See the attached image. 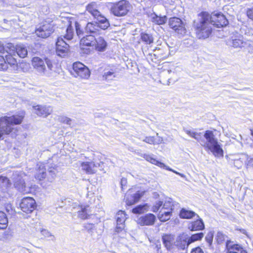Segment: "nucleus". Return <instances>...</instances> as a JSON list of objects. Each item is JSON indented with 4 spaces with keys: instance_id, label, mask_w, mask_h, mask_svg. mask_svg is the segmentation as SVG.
Masks as SVG:
<instances>
[{
    "instance_id": "obj_1",
    "label": "nucleus",
    "mask_w": 253,
    "mask_h": 253,
    "mask_svg": "<svg viewBox=\"0 0 253 253\" xmlns=\"http://www.w3.org/2000/svg\"><path fill=\"white\" fill-rule=\"evenodd\" d=\"M198 21H195L194 26L199 39L208 38L212 32V27L221 28L228 25L229 22L221 13H209L203 11L199 14Z\"/></svg>"
},
{
    "instance_id": "obj_2",
    "label": "nucleus",
    "mask_w": 253,
    "mask_h": 253,
    "mask_svg": "<svg viewBox=\"0 0 253 253\" xmlns=\"http://www.w3.org/2000/svg\"><path fill=\"white\" fill-rule=\"evenodd\" d=\"M183 130L188 135L197 140L202 146L210 150L215 157L223 156V150L212 131L206 130L204 137H202L201 133L192 131L185 128H183Z\"/></svg>"
},
{
    "instance_id": "obj_3",
    "label": "nucleus",
    "mask_w": 253,
    "mask_h": 253,
    "mask_svg": "<svg viewBox=\"0 0 253 253\" xmlns=\"http://www.w3.org/2000/svg\"><path fill=\"white\" fill-rule=\"evenodd\" d=\"M23 118V115H14L0 118V139H4L7 135L14 137L16 135L15 130L12 126L20 124Z\"/></svg>"
},
{
    "instance_id": "obj_4",
    "label": "nucleus",
    "mask_w": 253,
    "mask_h": 253,
    "mask_svg": "<svg viewBox=\"0 0 253 253\" xmlns=\"http://www.w3.org/2000/svg\"><path fill=\"white\" fill-rule=\"evenodd\" d=\"M32 64L37 71L41 74H48L52 70V61L49 57H34Z\"/></svg>"
},
{
    "instance_id": "obj_5",
    "label": "nucleus",
    "mask_w": 253,
    "mask_h": 253,
    "mask_svg": "<svg viewBox=\"0 0 253 253\" xmlns=\"http://www.w3.org/2000/svg\"><path fill=\"white\" fill-rule=\"evenodd\" d=\"M38 168L36 170L35 177L36 179L42 180L46 178L48 181L52 182L55 178L57 169L55 166L49 167L47 172L43 165H38Z\"/></svg>"
},
{
    "instance_id": "obj_6",
    "label": "nucleus",
    "mask_w": 253,
    "mask_h": 253,
    "mask_svg": "<svg viewBox=\"0 0 253 253\" xmlns=\"http://www.w3.org/2000/svg\"><path fill=\"white\" fill-rule=\"evenodd\" d=\"M130 8V5L128 1L122 0L114 3L110 10L115 16L121 17L126 15Z\"/></svg>"
},
{
    "instance_id": "obj_7",
    "label": "nucleus",
    "mask_w": 253,
    "mask_h": 253,
    "mask_svg": "<svg viewBox=\"0 0 253 253\" xmlns=\"http://www.w3.org/2000/svg\"><path fill=\"white\" fill-rule=\"evenodd\" d=\"M169 25L179 37L186 35L187 30L185 25L182 20L177 17H172L169 20Z\"/></svg>"
},
{
    "instance_id": "obj_8",
    "label": "nucleus",
    "mask_w": 253,
    "mask_h": 253,
    "mask_svg": "<svg viewBox=\"0 0 253 253\" xmlns=\"http://www.w3.org/2000/svg\"><path fill=\"white\" fill-rule=\"evenodd\" d=\"M71 74L75 77L87 79L90 76V71L88 68L80 62H75L73 65Z\"/></svg>"
},
{
    "instance_id": "obj_9",
    "label": "nucleus",
    "mask_w": 253,
    "mask_h": 253,
    "mask_svg": "<svg viewBox=\"0 0 253 253\" xmlns=\"http://www.w3.org/2000/svg\"><path fill=\"white\" fill-rule=\"evenodd\" d=\"M21 172L15 171L12 174V179L15 187L20 192L28 193L30 192L29 187H27L22 177Z\"/></svg>"
},
{
    "instance_id": "obj_10",
    "label": "nucleus",
    "mask_w": 253,
    "mask_h": 253,
    "mask_svg": "<svg viewBox=\"0 0 253 253\" xmlns=\"http://www.w3.org/2000/svg\"><path fill=\"white\" fill-rule=\"evenodd\" d=\"M9 65L13 69L17 68V61L15 56L10 54H6L5 56L0 55V70H6Z\"/></svg>"
},
{
    "instance_id": "obj_11",
    "label": "nucleus",
    "mask_w": 253,
    "mask_h": 253,
    "mask_svg": "<svg viewBox=\"0 0 253 253\" xmlns=\"http://www.w3.org/2000/svg\"><path fill=\"white\" fill-rule=\"evenodd\" d=\"M54 31L53 25L45 22L36 29L35 34L38 37L45 39L49 37Z\"/></svg>"
},
{
    "instance_id": "obj_12",
    "label": "nucleus",
    "mask_w": 253,
    "mask_h": 253,
    "mask_svg": "<svg viewBox=\"0 0 253 253\" xmlns=\"http://www.w3.org/2000/svg\"><path fill=\"white\" fill-rule=\"evenodd\" d=\"M21 210L27 213L32 212L37 207L35 200L32 197L23 198L20 204Z\"/></svg>"
},
{
    "instance_id": "obj_13",
    "label": "nucleus",
    "mask_w": 253,
    "mask_h": 253,
    "mask_svg": "<svg viewBox=\"0 0 253 253\" xmlns=\"http://www.w3.org/2000/svg\"><path fill=\"white\" fill-rule=\"evenodd\" d=\"M70 51V46L62 38L59 37L56 42V54L61 57L66 56Z\"/></svg>"
},
{
    "instance_id": "obj_14",
    "label": "nucleus",
    "mask_w": 253,
    "mask_h": 253,
    "mask_svg": "<svg viewBox=\"0 0 253 253\" xmlns=\"http://www.w3.org/2000/svg\"><path fill=\"white\" fill-rule=\"evenodd\" d=\"M188 241V235L185 233H182L180 234L176 239V240L174 242V245L178 249L184 250L188 248L189 246Z\"/></svg>"
},
{
    "instance_id": "obj_15",
    "label": "nucleus",
    "mask_w": 253,
    "mask_h": 253,
    "mask_svg": "<svg viewBox=\"0 0 253 253\" xmlns=\"http://www.w3.org/2000/svg\"><path fill=\"white\" fill-rule=\"evenodd\" d=\"M116 216L117 225L115 228V231L117 233H119L125 230V222L127 217H126L125 211H119Z\"/></svg>"
},
{
    "instance_id": "obj_16",
    "label": "nucleus",
    "mask_w": 253,
    "mask_h": 253,
    "mask_svg": "<svg viewBox=\"0 0 253 253\" xmlns=\"http://www.w3.org/2000/svg\"><path fill=\"white\" fill-rule=\"evenodd\" d=\"M156 220V216L153 213H149L138 218L137 222L141 226H151L154 224Z\"/></svg>"
},
{
    "instance_id": "obj_17",
    "label": "nucleus",
    "mask_w": 253,
    "mask_h": 253,
    "mask_svg": "<svg viewBox=\"0 0 253 253\" xmlns=\"http://www.w3.org/2000/svg\"><path fill=\"white\" fill-rule=\"evenodd\" d=\"M196 217L195 221H191L188 224L187 228L191 231H200L205 229V224L203 219L199 215H197Z\"/></svg>"
},
{
    "instance_id": "obj_18",
    "label": "nucleus",
    "mask_w": 253,
    "mask_h": 253,
    "mask_svg": "<svg viewBox=\"0 0 253 253\" xmlns=\"http://www.w3.org/2000/svg\"><path fill=\"white\" fill-rule=\"evenodd\" d=\"M103 68H104L102 72L103 79L107 81L113 80L116 77L115 75V69L109 65H105L104 67L100 68L99 71L101 72V70Z\"/></svg>"
},
{
    "instance_id": "obj_19",
    "label": "nucleus",
    "mask_w": 253,
    "mask_h": 253,
    "mask_svg": "<svg viewBox=\"0 0 253 253\" xmlns=\"http://www.w3.org/2000/svg\"><path fill=\"white\" fill-rule=\"evenodd\" d=\"M33 108L36 113L39 116L46 117L52 112V108L50 106L40 105L34 106Z\"/></svg>"
},
{
    "instance_id": "obj_20",
    "label": "nucleus",
    "mask_w": 253,
    "mask_h": 253,
    "mask_svg": "<svg viewBox=\"0 0 253 253\" xmlns=\"http://www.w3.org/2000/svg\"><path fill=\"white\" fill-rule=\"evenodd\" d=\"M226 247L228 250V253H247L240 245L234 244L231 241H227L226 244Z\"/></svg>"
},
{
    "instance_id": "obj_21",
    "label": "nucleus",
    "mask_w": 253,
    "mask_h": 253,
    "mask_svg": "<svg viewBox=\"0 0 253 253\" xmlns=\"http://www.w3.org/2000/svg\"><path fill=\"white\" fill-rule=\"evenodd\" d=\"M0 53L16 56L15 52V46L12 43H6L4 44L0 41Z\"/></svg>"
},
{
    "instance_id": "obj_22",
    "label": "nucleus",
    "mask_w": 253,
    "mask_h": 253,
    "mask_svg": "<svg viewBox=\"0 0 253 253\" xmlns=\"http://www.w3.org/2000/svg\"><path fill=\"white\" fill-rule=\"evenodd\" d=\"M162 240L163 244L166 249L170 251L173 248L174 242H175L174 236L171 234H164L162 237Z\"/></svg>"
},
{
    "instance_id": "obj_23",
    "label": "nucleus",
    "mask_w": 253,
    "mask_h": 253,
    "mask_svg": "<svg viewBox=\"0 0 253 253\" xmlns=\"http://www.w3.org/2000/svg\"><path fill=\"white\" fill-rule=\"evenodd\" d=\"M96 19L95 21L101 30H105L110 26V23L108 20L103 15L101 12L94 17Z\"/></svg>"
},
{
    "instance_id": "obj_24",
    "label": "nucleus",
    "mask_w": 253,
    "mask_h": 253,
    "mask_svg": "<svg viewBox=\"0 0 253 253\" xmlns=\"http://www.w3.org/2000/svg\"><path fill=\"white\" fill-rule=\"evenodd\" d=\"M145 193L144 191L139 190L133 195L128 196L126 199V204L128 206H131L137 202L141 199Z\"/></svg>"
},
{
    "instance_id": "obj_25",
    "label": "nucleus",
    "mask_w": 253,
    "mask_h": 253,
    "mask_svg": "<svg viewBox=\"0 0 253 253\" xmlns=\"http://www.w3.org/2000/svg\"><path fill=\"white\" fill-rule=\"evenodd\" d=\"M85 29L87 33H89L96 35L100 34L101 30L95 22H88L85 27Z\"/></svg>"
},
{
    "instance_id": "obj_26",
    "label": "nucleus",
    "mask_w": 253,
    "mask_h": 253,
    "mask_svg": "<svg viewBox=\"0 0 253 253\" xmlns=\"http://www.w3.org/2000/svg\"><path fill=\"white\" fill-rule=\"evenodd\" d=\"M95 36L92 35H85L80 40V44L87 46H93L95 43Z\"/></svg>"
},
{
    "instance_id": "obj_27",
    "label": "nucleus",
    "mask_w": 253,
    "mask_h": 253,
    "mask_svg": "<svg viewBox=\"0 0 253 253\" xmlns=\"http://www.w3.org/2000/svg\"><path fill=\"white\" fill-rule=\"evenodd\" d=\"M78 216L82 219H86L90 218L91 215L90 211L88 206H81L79 208Z\"/></svg>"
},
{
    "instance_id": "obj_28",
    "label": "nucleus",
    "mask_w": 253,
    "mask_h": 253,
    "mask_svg": "<svg viewBox=\"0 0 253 253\" xmlns=\"http://www.w3.org/2000/svg\"><path fill=\"white\" fill-rule=\"evenodd\" d=\"M154 50L158 54V56H160L162 60L169 57L170 54L169 47L168 46L157 47Z\"/></svg>"
},
{
    "instance_id": "obj_29",
    "label": "nucleus",
    "mask_w": 253,
    "mask_h": 253,
    "mask_svg": "<svg viewBox=\"0 0 253 253\" xmlns=\"http://www.w3.org/2000/svg\"><path fill=\"white\" fill-rule=\"evenodd\" d=\"M94 162H83L81 164L82 169L85 171L87 174H93L95 173L94 170Z\"/></svg>"
},
{
    "instance_id": "obj_30",
    "label": "nucleus",
    "mask_w": 253,
    "mask_h": 253,
    "mask_svg": "<svg viewBox=\"0 0 253 253\" xmlns=\"http://www.w3.org/2000/svg\"><path fill=\"white\" fill-rule=\"evenodd\" d=\"M95 42H96L94 46L97 50L103 51L106 49L107 42L102 37L99 36L95 38Z\"/></svg>"
},
{
    "instance_id": "obj_31",
    "label": "nucleus",
    "mask_w": 253,
    "mask_h": 253,
    "mask_svg": "<svg viewBox=\"0 0 253 253\" xmlns=\"http://www.w3.org/2000/svg\"><path fill=\"white\" fill-rule=\"evenodd\" d=\"M151 21L157 25H163L165 24L168 20L167 16H158L155 13H152L150 15Z\"/></svg>"
},
{
    "instance_id": "obj_32",
    "label": "nucleus",
    "mask_w": 253,
    "mask_h": 253,
    "mask_svg": "<svg viewBox=\"0 0 253 253\" xmlns=\"http://www.w3.org/2000/svg\"><path fill=\"white\" fill-rule=\"evenodd\" d=\"M15 52L16 55V56H15L16 59L17 56L21 58H24L28 54L27 49L23 45H18L15 47Z\"/></svg>"
},
{
    "instance_id": "obj_33",
    "label": "nucleus",
    "mask_w": 253,
    "mask_h": 253,
    "mask_svg": "<svg viewBox=\"0 0 253 253\" xmlns=\"http://www.w3.org/2000/svg\"><path fill=\"white\" fill-rule=\"evenodd\" d=\"M198 215L192 211L187 210L185 209H182L179 213V216L183 219H191L195 216Z\"/></svg>"
},
{
    "instance_id": "obj_34",
    "label": "nucleus",
    "mask_w": 253,
    "mask_h": 253,
    "mask_svg": "<svg viewBox=\"0 0 253 253\" xmlns=\"http://www.w3.org/2000/svg\"><path fill=\"white\" fill-rule=\"evenodd\" d=\"M246 42L242 40L235 39L227 42V44L234 48H242L246 45Z\"/></svg>"
},
{
    "instance_id": "obj_35",
    "label": "nucleus",
    "mask_w": 253,
    "mask_h": 253,
    "mask_svg": "<svg viewBox=\"0 0 253 253\" xmlns=\"http://www.w3.org/2000/svg\"><path fill=\"white\" fill-rule=\"evenodd\" d=\"M172 211L161 210L158 214V218L161 221L165 222L170 218Z\"/></svg>"
},
{
    "instance_id": "obj_36",
    "label": "nucleus",
    "mask_w": 253,
    "mask_h": 253,
    "mask_svg": "<svg viewBox=\"0 0 253 253\" xmlns=\"http://www.w3.org/2000/svg\"><path fill=\"white\" fill-rule=\"evenodd\" d=\"M86 10L90 13L94 18L100 13V12L96 9V4L95 3L88 4L86 7Z\"/></svg>"
},
{
    "instance_id": "obj_37",
    "label": "nucleus",
    "mask_w": 253,
    "mask_h": 253,
    "mask_svg": "<svg viewBox=\"0 0 253 253\" xmlns=\"http://www.w3.org/2000/svg\"><path fill=\"white\" fill-rule=\"evenodd\" d=\"M8 225V219L5 213L0 211V229H5Z\"/></svg>"
},
{
    "instance_id": "obj_38",
    "label": "nucleus",
    "mask_w": 253,
    "mask_h": 253,
    "mask_svg": "<svg viewBox=\"0 0 253 253\" xmlns=\"http://www.w3.org/2000/svg\"><path fill=\"white\" fill-rule=\"evenodd\" d=\"M204 234L203 232H199L191 235V236H188V241L190 244L198 241H200L204 237Z\"/></svg>"
},
{
    "instance_id": "obj_39",
    "label": "nucleus",
    "mask_w": 253,
    "mask_h": 253,
    "mask_svg": "<svg viewBox=\"0 0 253 253\" xmlns=\"http://www.w3.org/2000/svg\"><path fill=\"white\" fill-rule=\"evenodd\" d=\"M144 157L147 161L153 164L157 165L160 168H164L165 167H166V166L164 163L152 158L150 155H145Z\"/></svg>"
},
{
    "instance_id": "obj_40",
    "label": "nucleus",
    "mask_w": 253,
    "mask_h": 253,
    "mask_svg": "<svg viewBox=\"0 0 253 253\" xmlns=\"http://www.w3.org/2000/svg\"><path fill=\"white\" fill-rule=\"evenodd\" d=\"M148 205L147 204L139 205L136 206L132 210L133 213L135 214H141L148 211Z\"/></svg>"
},
{
    "instance_id": "obj_41",
    "label": "nucleus",
    "mask_w": 253,
    "mask_h": 253,
    "mask_svg": "<svg viewBox=\"0 0 253 253\" xmlns=\"http://www.w3.org/2000/svg\"><path fill=\"white\" fill-rule=\"evenodd\" d=\"M142 41L147 44H151L153 42V37L152 35L145 33H142L140 34Z\"/></svg>"
},
{
    "instance_id": "obj_42",
    "label": "nucleus",
    "mask_w": 253,
    "mask_h": 253,
    "mask_svg": "<svg viewBox=\"0 0 253 253\" xmlns=\"http://www.w3.org/2000/svg\"><path fill=\"white\" fill-rule=\"evenodd\" d=\"M158 54L156 53V51L154 49L152 53H149L147 55V58L151 60L153 62L155 63H159L161 59L160 56H158Z\"/></svg>"
},
{
    "instance_id": "obj_43",
    "label": "nucleus",
    "mask_w": 253,
    "mask_h": 253,
    "mask_svg": "<svg viewBox=\"0 0 253 253\" xmlns=\"http://www.w3.org/2000/svg\"><path fill=\"white\" fill-rule=\"evenodd\" d=\"M74 35V31H73V28L71 26L69 25L68 26L67 29H66V34L64 36V38L69 41L72 39Z\"/></svg>"
},
{
    "instance_id": "obj_44",
    "label": "nucleus",
    "mask_w": 253,
    "mask_h": 253,
    "mask_svg": "<svg viewBox=\"0 0 253 253\" xmlns=\"http://www.w3.org/2000/svg\"><path fill=\"white\" fill-rule=\"evenodd\" d=\"M75 29L76 31V34L79 38H82L84 35V32L83 31V29L82 28L81 24L78 22H76L75 23Z\"/></svg>"
},
{
    "instance_id": "obj_45",
    "label": "nucleus",
    "mask_w": 253,
    "mask_h": 253,
    "mask_svg": "<svg viewBox=\"0 0 253 253\" xmlns=\"http://www.w3.org/2000/svg\"><path fill=\"white\" fill-rule=\"evenodd\" d=\"M0 185L2 187L7 188L11 185V183L7 177L0 175Z\"/></svg>"
},
{
    "instance_id": "obj_46",
    "label": "nucleus",
    "mask_w": 253,
    "mask_h": 253,
    "mask_svg": "<svg viewBox=\"0 0 253 253\" xmlns=\"http://www.w3.org/2000/svg\"><path fill=\"white\" fill-rule=\"evenodd\" d=\"M213 238V232H209L205 237V239L207 243L209 244V247H211L212 246V243Z\"/></svg>"
},
{
    "instance_id": "obj_47",
    "label": "nucleus",
    "mask_w": 253,
    "mask_h": 253,
    "mask_svg": "<svg viewBox=\"0 0 253 253\" xmlns=\"http://www.w3.org/2000/svg\"><path fill=\"white\" fill-rule=\"evenodd\" d=\"M226 236L221 232H218L216 236V240L218 244H221L225 240Z\"/></svg>"
},
{
    "instance_id": "obj_48",
    "label": "nucleus",
    "mask_w": 253,
    "mask_h": 253,
    "mask_svg": "<svg viewBox=\"0 0 253 253\" xmlns=\"http://www.w3.org/2000/svg\"><path fill=\"white\" fill-rule=\"evenodd\" d=\"M172 206L173 205L172 204L171 201H165V203L163 204V208L161 210L172 211L173 210Z\"/></svg>"
},
{
    "instance_id": "obj_49",
    "label": "nucleus",
    "mask_w": 253,
    "mask_h": 253,
    "mask_svg": "<svg viewBox=\"0 0 253 253\" xmlns=\"http://www.w3.org/2000/svg\"><path fill=\"white\" fill-rule=\"evenodd\" d=\"M41 232L42 234L45 237L50 238L51 240H54L55 237L54 236L50 233L47 230L42 229L41 230Z\"/></svg>"
},
{
    "instance_id": "obj_50",
    "label": "nucleus",
    "mask_w": 253,
    "mask_h": 253,
    "mask_svg": "<svg viewBox=\"0 0 253 253\" xmlns=\"http://www.w3.org/2000/svg\"><path fill=\"white\" fill-rule=\"evenodd\" d=\"M58 120L60 122L67 125H70L71 122V119L66 116H60Z\"/></svg>"
},
{
    "instance_id": "obj_51",
    "label": "nucleus",
    "mask_w": 253,
    "mask_h": 253,
    "mask_svg": "<svg viewBox=\"0 0 253 253\" xmlns=\"http://www.w3.org/2000/svg\"><path fill=\"white\" fill-rule=\"evenodd\" d=\"M163 202L161 201L156 202V204L153 206L152 211L154 212L158 211L160 207L163 205Z\"/></svg>"
},
{
    "instance_id": "obj_52",
    "label": "nucleus",
    "mask_w": 253,
    "mask_h": 253,
    "mask_svg": "<svg viewBox=\"0 0 253 253\" xmlns=\"http://www.w3.org/2000/svg\"><path fill=\"white\" fill-rule=\"evenodd\" d=\"M5 210L7 213L12 215L14 213V210L13 209L11 204H7L5 207Z\"/></svg>"
},
{
    "instance_id": "obj_53",
    "label": "nucleus",
    "mask_w": 253,
    "mask_h": 253,
    "mask_svg": "<svg viewBox=\"0 0 253 253\" xmlns=\"http://www.w3.org/2000/svg\"><path fill=\"white\" fill-rule=\"evenodd\" d=\"M243 163L240 159L235 160L233 162V165L235 167L240 169L243 166Z\"/></svg>"
},
{
    "instance_id": "obj_54",
    "label": "nucleus",
    "mask_w": 253,
    "mask_h": 253,
    "mask_svg": "<svg viewBox=\"0 0 253 253\" xmlns=\"http://www.w3.org/2000/svg\"><path fill=\"white\" fill-rule=\"evenodd\" d=\"M246 13L248 18L253 20V6L251 8H248Z\"/></svg>"
},
{
    "instance_id": "obj_55",
    "label": "nucleus",
    "mask_w": 253,
    "mask_h": 253,
    "mask_svg": "<svg viewBox=\"0 0 253 253\" xmlns=\"http://www.w3.org/2000/svg\"><path fill=\"white\" fill-rule=\"evenodd\" d=\"M142 140L147 143L151 144H153L155 141L154 137L152 136L146 137L144 139H142Z\"/></svg>"
},
{
    "instance_id": "obj_56",
    "label": "nucleus",
    "mask_w": 253,
    "mask_h": 253,
    "mask_svg": "<svg viewBox=\"0 0 253 253\" xmlns=\"http://www.w3.org/2000/svg\"><path fill=\"white\" fill-rule=\"evenodd\" d=\"M191 253H204V252L200 247H198L193 249Z\"/></svg>"
},
{
    "instance_id": "obj_57",
    "label": "nucleus",
    "mask_w": 253,
    "mask_h": 253,
    "mask_svg": "<svg viewBox=\"0 0 253 253\" xmlns=\"http://www.w3.org/2000/svg\"><path fill=\"white\" fill-rule=\"evenodd\" d=\"M126 183H127L126 179L124 177L122 178L121 179V180L120 182V184L121 185L122 189H124V188H125V187H126Z\"/></svg>"
},
{
    "instance_id": "obj_58",
    "label": "nucleus",
    "mask_w": 253,
    "mask_h": 253,
    "mask_svg": "<svg viewBox=\"0 0 253 253\" xmlns=\"http://www.w3.org/2000/svg\"><path fill=\"white\" fill-rule=\"evenodd\" d=\"M247 165L248 167H251L253 169V158L248 160Z\"/></svg>"
},
{
    "instance_id": "obj_59",
    "label": "nucleus",
    "mask_w": 253,
    "mask_h": 253,
    "mask_svg": "<svg viewBox=\"0 0 253 253\" xmlns=\"http://www.w3.org/2000/svg\"><path fill=\"white\" fill-rule=\"evenodd\" d=\"M94 165H95V166H94V170H95V172H96V168L98 167H99L101 165H103V163L102 162L96 163H94Z\"/></svg>"
},
{
    "instance_id": "obj_60",
    "label": "nucleus",
    "mask_w": 253,
    "mask_h": 253,
    "mask_svg": "<svg viewBox=\"0 0 253 253\" xmlns=\"http://www.w3.org/2000/svg\"><path fill=\"white\" fill-rule=\"evenodd\" d=\"M164 169H169V170L172 171H173V172H174L175 173H176L177 174H178V173H179L178 172H177V171H176L175 170H172L170 168H168L167 166H166V167H165Z\"/></svg>"
},
{
    "instance_id": "obj_61",
    "label": "nucleus",
    "mask_w": 253,
    "mask_h": 253,
    "mask_svg": "<svg viewBox=\"0 0 253 253\" xmlns=\"http://www.w3.org/2000/svg\"><path fill=\"white\" fill-rule=\"evenodd\" d=\"M178 175H179V176H180L182 177H183V178L185 177V175L182 173H178Z\"/></svg>"
},
{
    "instance_id": "obj_62",
    "label": "nucleus",
    "mask_w": 253,
    "mask_h": 253,
    "mask_svg": "<svg viewBox=\"0 0 253 253\" xmlns=\"http://www.w3.org/2000/svg\"><path fill=\"white\" fill-rule=\"evenodd\" d=\"M250 130H251V134L253 136V128L251 129Z\"/></svg>"
},
{
    "instance_id": "obj_63",
    "label": "nucleus",
    "mask_w": 253,
    "mask_h": 253,
    "mask_svg": "<svg viewBox=\"0 0 253 253\" xmlns=\"http://www.w3.org/2000/svg\"><path fill=\"white\" fill-rule=\"evenodd\" d=\"M243 234H246V231L244 229L243 230V232H242Z\"/></svg>"
},
{
    "instance_id": "obj_64",
    "label": "nucleus",
    "mask_w": 253,
    "mask_h": 253,
    "mask_svg": "<svg viewBox=\"0 0 253 253\" xmlns=\"http://www.w3.org/2000/svg\"><path fill=\"white\" fill-rule=\"evenodd\" d=\"M168 72L169 73L170 72H171V71L170 70H169Z\"/></svg>"
}]
</instances>
